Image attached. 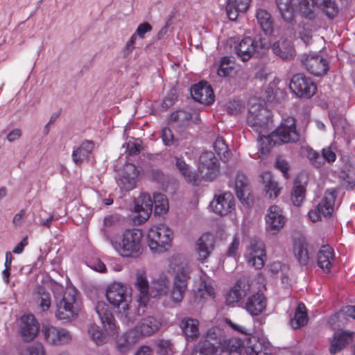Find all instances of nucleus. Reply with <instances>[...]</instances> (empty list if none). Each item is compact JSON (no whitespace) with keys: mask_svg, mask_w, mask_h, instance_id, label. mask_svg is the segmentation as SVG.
Wrapping results in <instances>:
<instances>
[{"mask_svg":"<svg viewBox=\"0 0 355 355\" xmlns=\"http://www.w3.org/2000/svg\"><path fill=\"white\" fill-rule=\"evenodd\" d=\"M270 112L259 105H252L249 109L248 123L259 133L258 142L261 154L269 152L270 148L278 143L274 140L277 137L282 143L295 142L299 139L296 131L295 120L288 116L282 120L280 125L271 134L270 131Z\"/></svg>","mask_w":355,"mask_h":355,"instance_id":"1","label":"nucleus"},{"mask_svg":"<svg viewBox=\"0 0 355 355\" xmlns=\"http://www.w3.org/2000/svg\"><path fill=\"white\" fill-rule=\"evenodd\" d=\"M106 297L123 322L129 323L135 319L130 306L132 296L126 285L119 282L111 283L107 287Z\"/></svg>","mask_w":355,"mask_h":355,"instance_id":"2","label":"nucleus"},{"mask_svg":"<svg viewBox=\"0 0 355 355\" xmlns=\"http://www.w3.org/2000/svg\"><path fill=\"white\" fill-rule=\"evenodd\" d=\"M143 233L137 228L125 230L115 239H110V245L116 252L125 258H137L143 251Z\"/></svg>","mask_w":355,"mask_h":355,"instance_id":"3","label":"nucleus"},{"mask_svg":"<svg viewBox=\"0 0 355 355\" xmlns=\"http://www.w3.org/2000/svg\"><path fill=\"white\" fill-rule=\"evenodd\" d=\"M55 317L60 320L69 321L78 317L83 308V302L78 290L67 287L62 297L55 296Z\"/></svg>","mask_w":355,"mask_h":355,"instance_id":"4","label":"nucleus"},{"mask_svg":"<svg viewBox=\"0 0 355 355\" xmlns=\"http://www.w3.org/2000/svg\"><path fill=\"white\" fill-rule=\"evenodd\" d=\"M173 235V231L166 225H153L146 234L149 249L157 254L167 251L172 245Z\"/></svg>","mask_w":355,"mask_h":355,"instance_id":"5","label":"nucleus"},{"mask_svg":"<svg viewBox=\"0 0 355 355\" xmlns=\"http://www.w3.org/2000/svg\"><path fill=\"white\" fill-rule=\"evenodd\" d=\"M266 46V43L260 36L245 37L235 46V52L241 60L246 62L260 53Z\"/></svg>","mask_w":355,"mask_h":355,"instance_id":"6","label":"nucleus"},{"mask_svg":"<svg viewBox=\"0 0 355 355\" xmlns=\"http://www.w3.org/2000/svg\"><path fill=\"white\" fill-rule=\"evenodd\" d=\"M336 196V190H327L315 208L309 211L308 216L310 220L316 222L322 216H331L334 210Z\"/></svg>","mask_w":355,"mask_h":355,"instance_id":"7","label":"nucleus"},{"mask_svg":"<svg viewBox=\"0 0 355 355\" xmlns=\"http://www.w3.org/2000/svg\"><path fill=\"white\" fill-rule=\"evenodd\" d=\"M198 172L199 177L207 181H213L219 175L220 165L212 152L205 151L200 155Z\"/></svg>","mask_w":355,"mask_h":355,"instance_id":"8","label":"nucleus"},{"mask_svg":"<svg viewBox=\"0 0 355 355\" xmlns=\"http://www.w3.org/2000/svg\"><path fill=\"white\" fill-rule=\"evenodd\" d=\"M190 269L188 267H180L175 273L173 286L170 291V299L175 303H180L184 299L187 289L188 281L190 279Z\"/></svg>","mask_w":355,"mask_h":355,"instance_id":"9","label":"nucleus"},{"mask_svg":"<svg viewBox=\"0 0 355 355\" xmlns=\"http://www.w3.org/2000/svg\"><path fill=\"white\" fill-rule=\"evenodd\" d=\"M42 332L45 341L51 345L60 346L67 345L73 339L71 333L62 327L44 324Z\"/></svg>","mask_w":355,"mask_h":355,"instance_id":"10","label":"nucleus"},{"mask_svg":"<svg viewBox=\"0 0 355 355\" xmlns=\"http://www.w3.org/2000/svg\"><path fill=\"white\" fill-rule=\"evenodd\" d=\"M248 263L256 269L263 267L266 260L265 245L263 241L252 239L245 255Z\"/></svg>","mask_w":355,"mask_h":355,"instance_id":"11","label":"nucleus"},{"mask_svg":"<svg viewBox=\"0 0 355 355\" xmlns=\"http://www.w3.org/2000/svg\"><path fill=\"white\" fill-rule=\"evenodd\" d=\"M291 89L299 97L310 98L316 91V85L308 77L302 73L293 76L290 83Z\"/></svg>","mask_w":355,"mask_h":355,"instance_id":"12","label":"nucleus"},{"mask_svg":"<svg viewBox=\"0 0 355 355\" xmlns=\"http://www.w3.org/2000/svg\"><path fill=\"white\" fill-rule=\"evenodd\" d=\"M286 220L282 209L277 205H272L265 216L266 229L272 234H276L284 227Z\"/></svg>","mask_w":355,"mask_h":355,"instance_id":"13","label":"nucleus"},{"mask_svg":"<svg viewBox=\"0 0 355 355\" xmlns=\"http://www.w3.org/2000/svg\"><path fill=\"white\" fill-rule=\"evenodd\" d=\"M234 198L230 192L216 193L210 202L211 209L220 216L228 214L234 207Z\"/></svg>","mask_w":355,"mask_h":355,"instance_id":"14","label":"nucleus"},{"mask_svg":"<svg viewBox=\"0 0 355 355\" xmlns=\"http://www.w3.org/2000/svg\"><path fill=\"white\" fill-rule=\"evenodd\" d=\"M214 247V235L210 232L204 233L196 243L195 254L197 259L204 263L211 255Z\"/></svg>","mask_w":355,"mask_h":355,"instance_id":"15","label":"nucleus"},{"mask_svg":"<svg viewBox=\"0 0 355 355\" xmlns=\"http://www.w3.org/2000/svg\"><path fill=\"white\" fill-rule=\"evenodd\" d=\"M302 62L310 73L316 76H321L329 70V64L327 60L317 54L304 55Z\"/></svg>","mask_w":355,"mask_h":355,"instance_id":"16","label":"nucleus"},{"mask_svg":"<svg viewBox=\"0 0 355 355\" xmlns=\"http://www.w3.org/2000/svg\"><path fill=\"white\" fill-rule=\"evenodd\" d=\"M95 310L104 329L107 331V334L116 336L118 334V327L115 323V320L108 304L103 301H99L96 305Z\"/></svg>","mask_w":355,"mask_h":355,"instance_id":"17","label":"nucleus"},{"mask_svg":"<svg viewBox=\"0 0 355 355\" xmlns=\"http://www.w3.org/2000/svg\"><path fill=\"white\" fill-rule=\"evenodd\" d=\"M139 171L135 164L128 163L124 165L120 177L117 180L118 186L124 191H130L135 187Z\"/></svg>","mask_w":355,"mask_h":355,"instance_id":"18","label":"nucleus"},{"mask_svg":"<svg viewBox=\"0 0 355 355\" xmlns=\"http://www.w3.org/2000/svg\"><path fill=\"white\" fill-rule=\"evenodd\" d=\"M19 334L25 342L33 340L39 332V324L33 315H24L21 318Z\"/></svg>","mask_w":355,"mask_h":355,"instance_id":"19","label":"nucleus"},{"mask_svg":"<svg viewBox=\"0 0 355 355\" xmlns=\"http://www.w3.org/2000/svg\"><path fill=\"white\" fill-rule=\"evenodd\" d=\"M153 210V200L148 194H141L135 202L134 211L138 223L146 221Z\"/></svg>","mask_w":355,"mask_h":355,"instance_id":"20","label":"nucleus"},{"mask_svg":"<svg viewBox=\"0 0 355 355\" xmlns=\"http://www.w3.org/2000/svg\"><path fill=\"white\" fill-rule=\"evenodd\" d=\"M135 288L139 291L138 301L140 305L146 306L149 300L150 287L144 269H139L135 272L134 283Z\"/></svg>","mask_w":355,"mask_h":355,"instance_id":"21","label":"nucleus"},{"mask_svg":"<svg viewBox=\"0 0 355 355\" xmlns=\"http://www.w3.org/2000/svg\"><path fill=\"white\" fill-rule=\"evenodd\" d=\"M191 95L196 101L205 105H209L214 101L213 89L206 82L194 85L191 89Z\"/></svg>","mask_w":355,"mask_h":355,"instance_id":"22","label":"nucleus"},{"mask_svg":"<svg viewBox=\"0 0 355 355\" xmlns=\"http://www.w3.org/2000/svg\"><path fill=\"white\" fill-rule=\"evenodd\" d=\"M160 327L161 322L159 320L153 316H148L141 319L133 329L140 338L155 334Z\"/></svg>","mask_w":355,"mask_h":355,"instance_id":"23","label":"nucleus"},{"mask_svg":"<svg viewBox=\"0 0 355 355\" xmlns=\"http://www.w3.org/2000/svg\"><path fill=\"white\" fill-rule=\"evenodd\" d=\"M272 52L284 60H291L295 55V51L291 42L287 39H280L272 46Z\"/></svg>","mask_w":355,"mask_h":355,"instance_id":"24","label":"nucleus"},{"mask_svg":"<svg viewBox=\"0 0 355 355\" xmlns=\"http://www.w3.org/2000/svg\"><path fill=\"white\" fill-rule=\"evenodd\" d=\"M226 342L224 331L218 327H214L208 330L204 340L200 343L207 346H213L214 348L218 349V347L223 346Z\"/></svg>","mask_w":355,"mask_h":355,"instance_id":"25","label":"nucleus"},{"mask_svg":"<svg viewBox=\"0 0 355 355\" xmlns=\"http://www.w3.org/2000/svg\"><path fill=\"white\" fill-rule=\"evenodd\" d=\"M266 307V300L262 293L257 292L248 298L245 303L246 311L252 315L261 314Z\"/></svg>","mask_w":355,"mask_h":355,"instance_id":"26","label":"nucleus"},{"mask_svg":"<svg viewBox=\"0 0 355 355\" xmlns=\"http://www.w3.org/2000/svg\"><path fill=\"white\" fill-rule=\"evenodd\" d=\"M313 248L304 241H299L294 246V253L298 262L302 266H306L313 257Z\"/></svg>","mask_w":355,"mask_h":355,"instance_id":"27","label":"nucleus"},{"mask_svg":"<svg viewBox=\"0 0 355 355\" xmlns=\"http://www.w3.org/2000/svg\"><path fill=\"white\" fill-rule=\"evenodd\" d=\"M252 0H227L226 5V12L228 18L236 20L240 13L245 12Z\"/></svg>","mask_w":355,"mask_h":355,"instance_id":"28","label":"nucleus"},{"mask_svg":"<svg viewBox=\"0 0 355 355\" xmlns=\"http://www.w3.org/2000/svg\"><path fill=\"white\" fill-rule=\"evenodd\" d=\"M235 191L237 198L242 202L248 204L250 196L249 181L245 174L238 173L235 178Z\"/></svg>","mask_w":355,"mask_h":355,"instance_id":"29","label":"nucleus"},{"mask_svg":"<svg viewBox=\"0 0 355 355\" xmlns=\"http://www.w3.org/2000/svg\"><path fill=\"white\" fill-rule=\"evenodd\" d=\"M250 290V286L244 281L239 280L226 295V303L232 305L243 298Z\"/></svg>","mask_w":355,"mask_h":355,"instance_id":"30","label":"nucleus"},{"mask_svg":"<svg viewBox=\"0 0 355 355\" xmlns=\"http://www.w3.org/2000/svg\"><path fill=\"white\" fill-rule=\"evenodd\" d=\"M334 259V252L328 245H322L317 255L318 266L324 272H329L332 261Z\"/></svg>","mask_w":355,"mask_h":355,"instance_id":"31","label":"nucleus"},{"mask_svg":"<svg viewBox=\"0 0 355 355\" xmlns=\"http://www.w3.org/2000/svg\"><path fill=\"white\" fill-rule=\"evenodd\" d=\"M353 332L337 331L334 334L331 341L329 352L336 354L346 346L353 338Z\"/></svg>","mask_w":355,"mask_h":355,"instance_id":"32","label":"nucleus"},{"mask_svg":"<svg viewBox=\"0 0 355 355\" xmlns=\"http://www.w3.org/2000/svg\"><path fill=\"white\" fill-rule=\"evenodd\" d=\"M175 166L178 172L189 183L196 184L199 180L198 174L192 171L191 166L182 157H175Z\"/></svg>","mask_w":355,"mask_h":355,"instance_id":"33","label":"nucleus"},{"mask_svg":"<svg viewBox=\"0 0 355 355\" xmlns=\"http://www.w3.org/2000/svg\"><path fill=\"white\" fill-rule=\"evenodd\" d=\"M94 147L92 141H85L72 153V159L76 165L81 164L92 153Z\"/></svg>","mask_w":355,"mask_h":355,"instance_id":"34","label":"nucleus"},{"mask_svg":"<svg viewBox=\"0 0 355 355\" xmlns=\"http://www.w3.org/2000/svg\"><path fill=\"white\" fill-rule=\"evenodd\" d=\"M168 292V279L166 277H159L152 282L149 292V297H161L162 296H166Z\"/></svg>","mask_w":355,"mask_h":355,"instance_id":"35","label":"nucleus"},{"mask_svg":"<svg viewBox=\"0 0 355 355\" xmlns=\"http://www.w3.org/2000/svg\"><path fill=\"white\" fill-rule=\"evenodd\" d=\"M181 328L188 338L196 340L200 336L199 322L196 319L191 318L182 319L181 321Z\"/></svg>","mask_w":355,"mask_h":355,"instance_id":"36","label":"nucleus"},{"mask_svg":"<svg viewBox=\"0 0 355 355\" xmlns=\"http://www.w3.org/2000/svg\"><path fill=\"white\" fill-rule=\"evenodd\" d=\"M262 182L264 185V191L270 199L276 198L281 191L278 184L272 180L270 173L266 172L261 175Z\"/></svg>","mask_w":355,"mask_h":355,"instance_id":"37","label":"nucleus"},{"mask_svg":"<svg viewBox=\"0 0 355 355\" xmlns=\"http://www.w3.org/2000/svg\"><path fill=\"white\" fill-rule=\"evenodd\" d=\"M119 220V218L116 215L108 216L104 218L101 230L103 233L104 238L110 243V239H115V237H113L112 234L117 230Z\"/></svg>","mask_w":355,"mask_h":355,"instance_id":"38","label":"nucleus"},{"mask_svg":"<svg viewBox=\"0 0 355 355\" xmlns=\"http://www.w3.org/2000/svg\"><path fill=\"white\" fill-rule=\"evenodd\" d=\"M105 329V332L101 330V328L95 324H91L88 328V335L91 339L98 345H103L108 340L110 337L114 338L116 336L110 335L107 331Z\"/></svg>","mask_w":355,"mask_h":355,"instance_id":"39","label":"nucleus"},{"mask_svg":"<svg viewBox=\"0 0 355 355\" xmlns=\"http://www.w3.org/2000/svg\"><path fill=\"white\" fill-rule=\"evenodd\" d=\"M308 322V315L305 305L302 303L298 304L294 314V318L290 321L291 327L294 329L304 326Z\"/></svg>","mask_w":355,"mask_h":355,"instance_id":"40","label":"nucleus"},{"mask_svg":"<svg viewBox=\"0 0 355 355\" xmlns=\"http://www.w3.org/2000/svg\"><path fill=\"white\" fill-rule=\"evenodd\" d=\"M276 3L282 18L287 22H291L295 16L293 0H276Z\"/></svg>","mask_w":355,"mask_h":355,"instance_id":"41","label":"nucleus"},{"mask_svg":"<svg viewBox=\"0 0 355 355\" xmlns=\"http://www.w3.org/2000/svg\"><path fill=\"white\" fill-rule=\"evenodd\" d=\"M300 12L302 15L309 19L316 16L317 6L315 0H297Z\"/></svg>","mask_w":355,"mask_h":355,"instance_id":"42","label":"nucleus"},{"mask_svg":"<svg viewBox=\"0 0 355 355\" xmlns=\"http://www.w3.org/2000/svg\"><path fill=\"white\" fill-rule=\"evenodd\" d=\"M139 339V338L135 333V330L132 329L118 338L116 342L117 347L120 351H125L133 346Z\"/></svg>","mask_w":355,"mask_h":355,"instance_id":"43","label":"nucleus"},{"mask_svg":"<svg viewBox=\"0 0 355 355\" xmlns=\"http://www.w3.org/2000/svg\"><path fill=\"white\" fill-rule=\"evenodd\" d=\"M215 297L214 288L206 282H202L198 290L195 293V300L198 302H203L209 298Z\"/></svg>","mask_w":355,"mask_h":355,"instance_id":"44","label":"nucleus"},{"mask_svg":"<svg viewBox=\"0 0 355 355\" xmlns=\"http://www.w3.org/2000/svg\"><path fill=\"white\" fill-rule=\"evenodd\" d=\"M257 19L262 30L266 33H271L273 29V22L269 12L263 9L257 11Z\"/></svg>","mask_w":355,"mask_h":355,"instance_id":"45","label":"nucleus"},{"mask_svg":"<svg viewBox=\"0 0 355 355\" xmlns=\"http://www.w3.org/2000/svg\"><path fill=\"white\" fill-rule=\"evenodd\" d=\"M318 8L330 19L335 17L338 12L336 0H317Z\"/></svg>","mask_w":355,"mask_h":355,"instance_id":"46","label":"nucleus"},{"mask_svg":"<svg viewBox=\"0 0 355 355\" xmlns=\"http://www.w3.org/2000/svg\"><path fill=\"white\" fill-rule=\"evenodd\" d=\"M340 178L344 186L352 189L355 186V166L351 164L346 165L341 172Z\"/></svg>","mask_w":355,"mask_h":355,"instance_id":"47","label":"nucleus"},{"mask_svg":"<svg viewBox=\"0 0 355 355\" xmlns=\"http://www.w3.org/2000/svg\"><path fill=\"white\" fill-rule=\"evenodd\" d=\"M213 146L216 154L221 159L224 160L225 162H227L230 159L231 153L229 150L228 147L223 137H218L215 140Z\"/></svg>","mask_w":355,"mask_h":355,"instance_id":"48","label":"nucleus"},{"mask_svg":"<svg viewBox=\"0 0 355 355\" xmlns=\"http://www.w3.org/2000/svg\"><path fill=\"white\" fill-rule=\"evenodd\" d=\"M155 204V213L162 216L167 213L168 210V202L166 197L160 193H155L153 196Z\"/></svg>","mask_w":355,"mask_h":355,"instance_id":"49","label":"nucleus"},{"mask_svg":"<svg viewBox=\"0 0 355 355\" xmlns=\"http://www.w3.org/2000/svg\"><path fill=\"white\" fill-rule=\"evenodd\" d=\"M306 189L302 184L295 182L292 189L291 200L295 207H300L304 200Z\"/></svg>","mask_w":355,"mask_h":355,"instance_id":"50","label":"nucleus"},{"mask_svg":"<svg viewBox=\"0 0 355 355\" xmlns=\"http://www.w3.org/2000/svg\"><path fill=\"white\" fill-rule=\"evenodd\" d=\"M156 352L159 355H173L174 349L171 340L159 339L156 341Z\"/></svg>","mask_w":355,"mask_h":355,"instance_id":"51","label":"nucleus"},{"mask_svg":"<svg viewBox=\"0 0 355 355\" xmlns=\"http://www.w3.org/2000/svg\"><path fill=\"white\" fill-rule=\"evenodd\" d=\"M234 69L233 63L230 58L225 56L221 58L217 74L220 77L228 76Z\"/></svg>","mask_w":355,"mask_h":355,"instance_id":"52","label":"nucleus"},{"mask_svg":"<svg viewBox=\"0 0 355 355\" xmlns=\"http://www.w3.org/2000/svg\"><path fill=\"white\" fill-rule=\"evenodd\" d=\"M19 355H46L44 347L40 343L22 348Z\"/></svg>","mask_w":355,"mask_h":355,"instance_id":"53","label":"nucleus"},{"mask_svg":"<svg viewBox=\"0 0 355 355\" xmlns=\"http://www.w3.org/2000/svg\"><path fill=\"white\" fill-rule=\"evenodd\" d=\"M302 153L315 167L318 168L322 165L323 162L319 154L309 146L303 147Z\"/></svg>","mask_w":355,"mask_h":355,"instance_id":"54","label":"nucleus"},{"mask_svg":"<svg viewBox=\"0 0 355 355\" xmlns=\"http://www.w3.org/2000/svg\"><path fill=\"white\" fill-rule=\"evenodd\" d=\"M37 300L40 302V306L43 311L48 310L51 304V294L43 288H40L37 293Z\"/></svg>","mask_w":355,"mask_h":355,"instance_id":"55","label":"nucleus"},{"mask_svg":"<svg viewBox=\"0 0 355 355\" xmlns=\"http://www.w3.org/2000/svg\"><path fill=\"white\" fill-rule=\"evenodd\" d=\"M141 151V141L132 139L126 143V152L130 155L139 154Z\"/></svg>","mask_w":355,"mask_h":355,"instance_id":"56","label":"nucleus"},{"mask_svg":"<svg viewBox=\"0 0 355 355\" xmlns=\"http://www.w3.org/2000/svg\"><path fill=\"white\" fill-rule=\"evenodd\" d=\"M244 110V106L240 101H230L227 104V112L232 115H236Z\"/></svg>","mask_w":355,"mask_h":355,"instance_id":"57","label":"nucleus"},{"mask_svg":"<svg viewBox=\"0 0 355 355\" xmlns=\"http://www.w3.org/2000/svg\"><path fill=\"white\" fill-rule=\"evenodd\" d=\"M162 139L165 145H172L174 141V136L172 132V130L168 128H162Z\"/></svg>","mask_w":355,"mask_h":355,"instance_id":"58","label":"nucleus"},{"mask_svg":"<svg viewBox=\"0 0 355 355\" xmlns=\"http://www.w3.org/2000/svg\"><path fill=\"white\" fill-rule=\"evenodd\" d=\"M151 31H152V26H150V24H148V22H144L138 26L136 31L135 32V33L133 35H136L137 38V37H139L143 39L144 37V35L146 33L150 32Z\"/></svg>","mask_w":355,"mask_h":355,"instance_id":"59","label":"nucleus"},{"mask_svg":"<svg viewBox=\"0 0 355 355\" xmlns=\"http://www.w3.org/2000/svg\"><path fill=\"white\" fill-rule=\"evenodd\" d=\"M275 166L282 173L285 178H288L289 177L288 173V164L284 159L277 158L275 162Z\"/></svg>","mask_w":355,"mask_h":355,"instance_id":"60","label":"nucleus"},{"mask_svg":"<svg viewBox=\"0 0 355 355\" xmlns=\"http://www.w3.org/2000/svg\"><path fill=\"white\" fill-rule=\"evenodd\" d=\"M322 159L328 162H333L336 160V155L331 147L323 148L322 150Z\"/></svg>","mask_w":355,"mask_h":355,"instance_id":"61","label":"nucleus"},{"mask_svg":"<svg viewBox=\"0 0 355 355\" xmlns=\"http://www.w3.org/2000/svg\"><path fill=\"white\" fill-rule=\"evenodd\" d=\"M199 355H218V349L214 348L212 346H207L202 343H200V352Z\"/></svg>","mask_w":355,"mask_h":355,"instance_id":"62","label":"nucleus"},{"mask_svg":"<svg viewBox=\"0 0 355 355\" xmlns=\"http://www.w3.org/2000/svg\"><path fill=\"white\" fill-rule=\"evenodd\" d=\"M239 245V240L237 237H234L232 243L228 247V250L227 251V255L228 257H235L236 254L237 250Z\"/></svg>","mask_w":355,"mask_h":355,"instance_id":"63","label":"nucleus"},{"mask_svg":"<svg viewBox=\"0 0 355 355\" xmlns=\"http://www.w3.org/2000/svg\"><path fill=\"white\" fill-rule=\"evenodd\" d=\"M136 35H132L130 39L126 42L125 46L123 49V53L125 55H129L135 49V44L136 42Z\"/></svg>","mask_w":355,"mask_h":355,"instance_id":"64","label":"nucleus"}]
</instances>
